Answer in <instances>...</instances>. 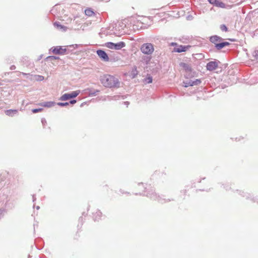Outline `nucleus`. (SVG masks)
Masks as SVG:
<instances>
[{"label":"nucleus","instance_id":"a878e982","mask_svg":"<svg viewBox=\"0 0 258 258\" xmlns=\"http://www.w3.org/2000/svg\"><path fill=\"white\" fill-rule=\"evenodd\" d=\"M49 57H54V58H56L54 56H50Z\"/></svg>","mask_w":258,"mask_h":258},{"label":"nucleus","instance_id":"f3484780","mask_svg":"<svg viewBox=\"0 0 258 258\" xmlns=\"http://www.w3.org/2000/svg\"><path fill=\"white\" fill-rule=\"evenodd\" d=\"M54 104V103H53V102H48L44 103V104H41V105L44 107H50L53 106Z\"/></svg>","mask_w":258,"mask_h":258},{"label":"nucleus","instance_id":"0eeeda50","mask_svg":"<svg viewBox=\"0 0 258 258\" xmlns=\"http://www.w3.org/2000/svg\"><path fill=\"white\" fill-rule=\"evenodd\" d=\"M97 54L104 61H109V57L108 56L107 53L103 50H98L97 51Z\"/></svg>","mask_w":258,"mask_h":258},{"label":"nucleus","instance_id":"20e7f679","mask_svg":"<svg viewBox=\"0 0 258 258\" xmlns=\"http://www.w3.org/2000/svg\"><path fill=\"white\" fill-rule=\"evenodd\" d=\"M80 92V91L79 90H77L73 91L70 93H66L60 97L59 100L61 101H65L71 98H75L79 94Z\"/></svg>","mask_w":258,"mask_h":258},{"label":"nucleus","instance_id":"f03ea898","mask_svg":"<svg viewBox=\"0 0 258 258\" xmlns=\"http://www.w3.org/2000/svg\"><path fill=\"white\" fill-rule=\"evenodd\" d=\"M210 41L215 45L216 48L220 50L226 46H228L230 43L228 42H222V38L217 35H214L210 38Z\"/></svg>","mask_w":258,"mask_h":258},{"label":"nucleus","instance_id":"9d476101","mask_svg":"<svg viewBox=\"0 0 258 258\" xmlns=\"http://www.w3.org/2000/svg\"><path fill=\"white\" fill-rule=\"evenodd\" d=\"M180 66L186 72L191 71V67L189 64L184 62H181L180 63Z\"/></svg>","mask_w":258,"mask_h":258},{"label":"nucleus","instance_id":"6e6552de","mask_svg":"<svg viewBox=\"0 0 258 258\" xmlns=\"http://www.w3.org/2000/svg\"><path fill=\"white\" fill-rule=\"evenodd\" d=\"M218 66V63L216 61H212L207 64L206 68L208 70L211 71L216 70Z\"/></svg>","mask_w":258,"mask_h":258},{"label":"nucleus","instance_id":"412c9836","mask_svg":"<svg viewBox=\"0 0 258 258\" xmlns=\"http://www.w3.org/2000/svg\"><path fill=\"white\" fill-rule=\"evenodd\" d=\"M57 105L59 106H63L68 105L69 103L68 102H65V103L59 102L57 103Z\"/></svg>","mask_w":258,"mask_h":258},{"label":"nucleus","instance_id":"dca6fc26","mask_svg":"<svg viewBox=\"0 0 258 258\" xmlns=\"http://www.w3.org/2000/svg\"><path fill=\"white\" fill-rule=\"evenodd\" d=\"M201 83V81L199 79H197L196 81L192 82L191 83H189V86H194L200 84Z\"/></svg>","mask_w":258,"mask_h":258},{"label":"nucleus","instance_id":"423d86ee","mask_svg":"<svg viewBox=\"0 0 258 258\" xmlns=\"http://www.w3.org/2000/svg\"><path fill=\"white\" fill-rule=\"evenodd\" d=\"M51 49L53 53L55 54H64L67 51L66 48H63L61 46L52 47Z\"/></svg>","mask_w":258,"mask_h":258},{"label":"nucleus","instance_id":"39448f33","mask_svg":"<svg viewBox=\"0 0 258 258\" xmlns=\"http://www.w3.org/2000/svg\"><path fill=\"white\" fill-rule=\"evenodd\" d=\"M106 46L110 49H120L125 46V43L123 42H120L117 43L112 42H107L105 44Z\"/></svg>","mask_w":258,"mask_h":258},{"label":"nucleus","instance_id":"4be33fe9","mask_svg":"<svg viewBox=\"0 0 258 258\" xmlns=\"http://www.w3.org/2000/svg\"><path fill=\"white\" fill-rule=\"evenodd\" d=\"M37 78H37L36 79L37 80H40V81H41V80H43V79H44V77L42 76H38Z\"/></svg>","mask_w":258,"mask_h":258},{"label":"nucleus","instance_id":"aec40b11","mask_svg":"<svg viewBox=\"0 0 258 258\" xmlns=\"http://www.w3.org/2000/svg\"><path fill=\"white\" fill-rule=\"evenodd\" d=\"M42 110V108H38V109H34L32 110V112L33 113H37V112H40Z\"/></svg>","mask_w":258,"mask_h":258},{"label":"nucleus","instance_id":"393cba45","mask_svg":"<svg viewBox=\"0 0 258 258\" xmlns=\"http://www.w3.org/2000/svg\"><path fill=\"white\" fill-rule=\"evenodd\" d=\"M171 45H176V43H171Z\"/></svg>","mask_w":258,"mask_h":258},{"label":"nucleus","instance_id":"5701e85b","mask_svg":"<svg viewBox=\"0 0 258 258\" xmlns=\"http://www.w3.org/2000/svg\"><path fill=\"white\" fill-rule=\"evenodd\" d=\"M217 0H208L209 2L211 4L214 5L216 2Z\"/></svg>","mask_w":258,"mask_h":258},{"label":"nucleus","instance_id":"a211bd4d","mask_svg":"<svg viewBox=\"0 0 258 258\" xmlns=\"http://www.w3.org/2000/svg\"><path fill=\"white\" fill-rule=\"evenodd\" d=\"M220 29L222 31L227 32L228 31L227 27L224 24L220 26Z\"/></svg>","mask_w":258,"mask_h":258},{"label":"nucleus","instance_id":"f257e3e1","mask_svg":"<svg viewBox=\"0 0 258 258\" xmlns=\"http://www.w3.org/2000/svg\"><path fill=\"white\" fill-rule=\"evenodd\" d=\"M101 84L107 88H118L120 86V82L115 76L105 74L100 77Z\"/></svg>","mask_w":258,"mask_h":258},{"label":"nucleus","instance_id":"4468645a","mask_svg":"<svg viewBox=\"0 0 258 258\" xmlns=\"http://www.w3.org/2000/svg\"><path fill=\"white\" fill-rule=\"evenodd\" d=\"M214 5H215L216 6H217L218 7H220V8H224L225 7V4L220 1H218V0L216 1V2L214 4Z\"/></svg>","mask_w":258,"mask_h":258},{"label":"nucleus","instance_id":"2eb2a0df","mask_svg":"<svg viewBox=\"0 0 258 258\" xmlns=\"http://www.w3.org/2000/svg\"><path fill=\"white\" fill-rule=\"evenodd\" d=\"M54 25L58 29L63 30V31H66L67 29V27L62 26L58 23H55Z\"/></svg>","mask_w":258,"mask_h":258},{"label":"nucleus","instance_id":"ddd939ff","mask_svg":"<svg viewBox=\"0 0 258 258\" xmlns=\"http://www.w3.org/2000/svg\"><path fill=\"white\" fill-rule=\"evenodd\" d=\"M85 14L86 15L91 17L94 15V13L91 9L88 8L85 10Z\"/></svg>","mask_w":258,"mask_h":258},{"label":"nucleus","instance_id":"6ab92c4d","mask_svg":"<svg viewBox=\"0 0 258 258\" xmlns=\"http://www.w3.org/2000/svg\"><path fill=\"white\" fill-rule=\"evenodd\" d=\"M145 81L146 83H151L152 82V78L151 77H148L145 79Z\"/></svg>","mask_w":258,"mask_h":258},{"label":"nucleus","instance_id":"9b49d317","mask_svg":"<svg viewBox=\"0 0 258 258\" xmlns=\"http://www.w3.org/2000/svg\"><path fill=\"white\" fill-rule=\"evenodd\" d=\"M102 213L99 210H96V211L93 214V217L95 221L100 219Z\"/></svg>","mask_w":258,"mask_h":258},{"label":"nucleus","instance_id":"1a4fd4ad","mask_svg":"<svg viewBox=\"0 0 258 258\" xmlns=\"http://www.w3.org/2000/svg\"><path fill=\"white\" fill-rule=\"evenodd\" d=\"M190 47V45H187V46L179 45L177 47L174 48V51L177 52H185Z\"/></svg>","mask_w":258,"mask_h":258},{"label":"nucleus","instance_id":"b1692460","mask_svg":"<svg viewBox=\"0 0 258 258\" xmlns=\"http://www.w3.org/2000/svg\"><path fill=\"white\" fill-rule=\"evenodd\" d=\"M76 103V100H73L70 101V103L72 104H74Z\"/></svg>","mask_w":258,"mask_h":258},{"label":"nucleus","instance_id":"7ed1b4c3","mask_svg":"<svg viewBox=\"0 0 258 258\" xmlns=\"http://www.w3.org/2000/svg\"><path fill=\"white\" fill-rule=\"evenodd\" d=\"M141 50L145 54H150L154 51V49L152 44L145 43L142 46Z\"/></svg>","mask_w":258,"mask_h":258},{"label":"nucleus","instance_id":"f8f14e48","mask_svg":"<svg viewBox=\"0 0 258 258\" xmlns=\"http://www.w3.org/2000/svg\"><path fill=\"white\" fill-rule=\"evenodd\" d=\"M17 112L18 111L16 109H9L5 111L6 114L9 116H13L14 114H16Z\"/></svg>","mask_w":258,"mask_h":258}]
</instances>
